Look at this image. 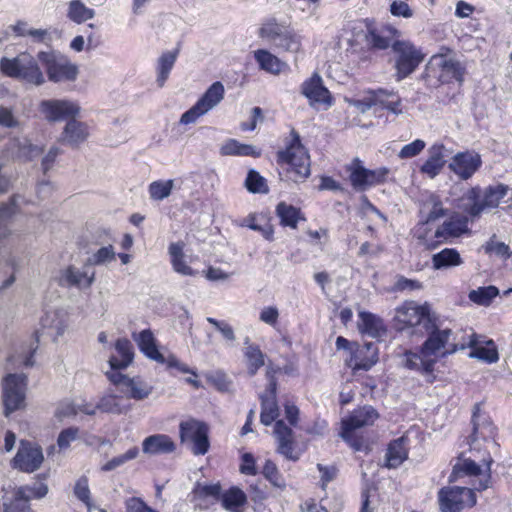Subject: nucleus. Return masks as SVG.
I'll use <instances>...</instances> for the list:
<instances>
[{"label": "nucleus", "instance_id": "obj_1", "mask_svg": "<svg viewBox=\"0 0 512 512\" xmlns=\"http://www.w3.org/2000/svg\"><path fill=\"white\" fill-rule=\"evenodd\" d=\"M486 470L482 473L480 466L471 459H465L453 467L449 476V482L456 481L461 476L478 477L477 483H473V488L460 486H446L438 492V502L441 512H461L466 508L473 507L477 502L474 490L483 491L491 485V464L492 458L489 456L483 460Z\"/></svg>", "mask_w": 512, "mask_h": 512}, {"label": "nucleus", "instance_id": "obj_2", "mask_svg": "<svg viewBox=\"0 0 512 512\" xmlns=\"http://www.w3.org/2000/svg\"><path fill=\"white\" fill-rule=\"evenodd\" d=\"M428 338L423 343L420 353L405 350L401 356L403 367L419 372L422 375L431 377L430 382L434 380V366L437 362V354L441 352L442 356L452 354L458 350V346L450 343L452 335L451 329H438L434 327L429 331Z\"/></svg>", "mask_w": 512, "mask_h": 512}, {"label": "nucleus", "instance_id": "obj_3", "mask_svg": "<svg viewBox=\"0 0 512 512\" xmlns=\"http://www.w3.org/2000/svg\"><path fill=\"white\" fill-rule=\"evenodd\" d=\"M276 160L281 169L279 175L282 180L303 183L311 174L310 156L296 133L289 145L277 152Z\"/></svg>", "mask_w": 512, "mask_h": 512}, {"label": "nucleus", "instance_id": "obj_4", "mask_svg": "<svg viewBox=\"0 0 512 512\" xmlns=\"http://www.w3.org/2000/svg\"><path fill=\"white\" fill-rule=\"evenodd\" d=\"M0 69L9 77L19 79L35 86H40L45 83L44 74L37 60L29 53H21L12 59L2 58L0 61Z\"/></svg>", "mask_w": 512, "mask_h": 512}, {"label": "nucleus", "instance_id": "obj_5", "mask_svg": "<svg viewBox=\"0 0 512 512\" xmlns=\"http://www.w3.org/2000/svg\"><path fill=\"white\" fill-rule=\"evenodd\" d=\"M37 60L45 68L47 77L51 82H73L78 77V66L60 51L53 49L39 51Z\"/></svg>", "mask_w": 512, "mask_h": 512}, {"label": "nucleus", "instance_id": "obj_6", "mask_svg": "<svg viewBox=\"0 0 512 512\" xmlns=\"http://www.w3.org/2000/svg\"><path fill=\"white\" fill-rule=\"evenodd\" d=\"M394 319L397 323L399 330L407 328H416L411 334L420 333L423 336L425 331H429L434 327V320L430 314V307L428 304L418 305L415 302H405L395 310Z\"/></svg>", "mask_w": 512, "mask_h": 512}, {"label": "nucleus", "instance_id": "obj_7", "mask_svg": "<svg viewBox=\"0 0 512 512\" xmlns=\"http://www.w3.org/2000/svg\"><path fill=\"white\" fill-rule=\"evenodd\" d=\"M379 414L372 406H363L354 410L347 418L342 420L340 436L356 451L362 450L363 442L355 436L356 430L373 425Z\"/></svg>", "mask_w": 512, "mask_h": 512}, {"label": "nucleus", "instance_id": "obj_8", "mask_svg": "<svg viewBox=\"0 0 512 512\" xmlns=\"http://www.w3.org/2000/svg\"><path fill=\"white\" fill-rule=\"evenodd\" d=\"M133 339L137 343L140 351L149 359L156 361L160 364H166L168 369H176L181 373L192 372L189 366L181 362L175 355L168 354L165 356L159 352L155 338L151 330L146 329L138 334H133Z\"/></svg>", "mask_w": 512, "mask_h": 512}, {"label": "nucleus", "instance_id": "obj_9", "mask_svg": "<svg viewBox=\"0 0 512 512\" xmlns=\"http://www.w3.org/2000/svg\"><path fill=\"white\" fill-rule=\"evenodd\" d=\"M392 49L396 55L395 69L397 81H401L412 74L424 59L422 52L407 41H394Z\"/></svg>", "mask_w": 512, "mask_h": 512}, {"label": "nucleus", "instance_id": "obj_10", "mask_svg": "<svg viewBox=\"0 0 512 512\" xmlns=\"http://www.w3.org/2000/svg\"><path fill=\"white\" fill-rule=\"evenodd\" d=\"M27 377L23 373L8 374L3 380L4 414L8 417L25 406Z\"/></svg>", "mask_w": 512, "mask_h": 512}, {"label": "nucleus", "instance_id": "obj_11", "mask_svg": "<svg viewBox=\"0 0 512 512\" xmlns=\"http://www.w3.org/2000/svg\"><path fill=\"white\" fill-rule=\"evenodd\" d=\"M38 111L42 118L49 123L68 121L71 117H78L81 107L78 102L71 99H45L39 102Z\"/></svg>", "mask_w": 512, "mask_h": 512}, {"label": "nucleus", "instance_id": "obj_12", "mask_svg": "<svg viewBox=\"0 0 512 512\" xmlns=\"http://www.w3.org/2000/svg\"><path fill=\"white\" fill-rule=\"evenodd\" d=\"M182 443L191 442V451L194 455H205L210 447L208 426L195 419L183 421L179 425Z\"/></svg>", "mask_w": 512, "mask_h": 512}, {"label": "nucleus", "instance_id": "obj_13", "mask_svg": "<svg viewBox=\"0 0 512 512\" xmlns=\"http://www.w3.org/2000/svg\"><path fill=\"white\" fill-rule=\"evenodd\" d=\"M430 67L439 70L438 79L442 83H449L452 80L461 82L463 68L460 62L452 56V50L448 47H441L440 51L430 59Z\"/></svg>", "mask_w": 512, "mask_h": 512}, {"label": "nucleus", "instance_id": "obj_14", "mask_svg": "<svg viewBox=\"0 0 512 512\" xmlns=\"http://www.w3.org/2000/svg\"><path fill=\"white\" fill-rule=\"evenodd\" d=\"M481 155L474 150H465L452 154L448 168L460 180L467 181L481 168Z\"/></svg>", "mask_w": 512, "mask_h": 512}, {"label": "nucleus", "instance_id": "obj_15", "mask_svg": "<svg viewBox=\"0 0 512 512\" xmlns=\"http://www.w3.org/2000/svg\"><path fill=\"white\" fill-rule=\"evenodd\" d=\"M107 376L114 384L122 387L121 391L128 398L141 401L147 399L153 392V386L140 377L130 378L118 372L107 373Z\"/></svg>", "mask_w": 512, "mask_h": 512}, {"label": "nucleus", "instance_id": "obj_16", "mask_svg": "<svg viewBox=\"0 0 512 512\" xmlns=\"http://www.w3.org/2000/svg\"><path fill=\"white\" fill-rule=\"evenodd\" d=\"M473 432L471 435V446L476 449L478 442L482 439L487 443V448H496L498 444L495 441L496 428L489 417L481 413L480 405L476 404L472 414Z\"/></svg>", "mask_w": 512, "mask_h": 512}, {"label": "nucleus", "instance_id": "obj_17", "mask_svg": "<svg viewBox=\"0 0 512 512\" xmlns=\"http://www.w3.org/2000/svg\"><path fill=\"white\" fill-rule=\"evenodd\" d=\"M44 460L41 447L27 441H21L20 447L13 458L14 468L31 473L40 468Z\"/></svg>", "mask_w": 512, "mask_h": 512}, {"label": "nucleus", "instance_id": "obj_18", "mask_svg": "<svg viewBox=\"0 0 512 512\" xmlns=\"http://www.w3.org/2000/svg\"><path fill=\"white\" fill-rule=\"evenodd\" d=\"M468 232L467 216L454 213L436 228L434 237L440 239L441 244L451 243L453 239Z\"/></svg>", "mask_w": 512, "mask_h": 512}, {"label": "nucleus", "instance_id": "obj_19", "mask_svg": "<svg viewBox=\"0 0 512 512\" xmlns=\"http://www.w3.org/2000/svg\"><path fill=\"white\" fill-rule=\"evenodd\" d=\"M95 281V271L90 269L87 262L82 269L75 266H68L61 271L59 277V284L64 287H77L85 289L91 287Z\"/></svg>", "mask_w": 512, "mask_h": 512}, {"label": "nucleus", "instance_id": "obj_20", "mask_svg": "<svg viewBox=\"0 0 512 512\" xmlns=\"http://www.w3.org/2000/svg\"><path fill=\"white\" fill-rule=\"evenodd\" d=\"M301 93L309 100L311 106L321 104L330 107L332 105L331 94L323 85L322 78L318 73H314L302 83Z\"/></svg>", "mask_w": 512, "mask_h": 512}, {"label": "nucleus", "instance_id": "obj_21", "mask_svg": "<svg viewBox=\"0 0 512 512\" xmlns=\"http://www.w3.org/2000/svg\"><path fill=\"white\" fill-rule=\"evenodd\" d=\"M453 150L443 144L435 143L428 149V157L420 168L423 174L434 178L444 168L447 159L451 157Z\"/></svg>", "mask_w": 512, "mask_h": 512}, {"label": "nucleus", "instance_id": "obj_22", "mask_svg": "<svg viewBox=\"0 0 512 512\" xmlns=\"http://www.w3.org/2000/svg\"><path fill=\"white\" fill-rule=\"evenodd\" d=\"M508 190V186L502 183L488 186L484 191L482 201L472 204L468 211L469 214L477 217L486 209L497 208L501 200L507 195Z\"/></svg>", "mask_w": 512, "mask_h": 512}, {"label": "nucleus", "instance_id": "obj_23", "mask_svg": "<svg viewBox=\"0 0 512 512\" xmlns=\"http://www.w3.org/2000/svg\"><path fill=\"white\" fill-rule=\"evenodd\" d=\"M273 434L277 442V452L288 460L297 461L299 454L294 452L295 440L292 429L283 420H278L275 423Z\"/></svg>", "mask_w": 512, "mask_h": 512}, {"label": "nucleus", "instance_id": "obj_24", "mask_svg": "<svg viewBox=\"0 0 512 512\" xmlns=\"http://www.w3.org/2000/svg\"><path fill=\"white\" fill-rule=\"evenodd\" d=\"M90 136V127L86 122L77 120V117H71L63 128L60 135V142L71 147H78L84 143Z\"/></svg>", "mask_w": 512, "mask_h": 512}, {"label": "nucleus", "instance_id": "obj_25", "mask_svg": "<svg viewBox=\"0 0 512 512\" xmlns=\"http://www.w3.org/2000/svg\"><path fill=\"white\" fill-rule=\"evenodd\" d=\"M399 36V31L389 25L367 26V34L365 39L368 45L372 48L383 50L388 48L396 37Z\"/></svg>", "mask_w": 512, "mask_h": 512}, {"label": "nucleus", "instance_id": "obj_26", "mask_svg": "<svg viewBox=\"0 0 512 512\" xmlns=\"http://www.w3.org/2000/svg\"><path fill=\"white\" fill-rule=\"evenodd\" d=\"M7 150L13 158L31 160L42 152V148L33 144L26 137L11 138L7 144Z\"/></svg>", "mask_w": 512, "mask_h": 512}, {"label": "nucleus", "instance_id": "obj_27", "mask_svg": "<svg viewBox=\"0 0 512 512\" xmlns=\"http://www.w3.org/2000/svg\"><path fill=\"white\" fill-rule=\"evenodd\" d=\"M175 448V443L166 434H154L148 436L142 443L143 452L150 455L172 453Z\"/></svg>", "mask_w": 512, "mask_h": 512}, {"label": "nucleus", "instance_id": "obj_28", "mask_svg": "<svg viewBox=\"0 0 512 512\" xmlns=\"http://www.w3.org/2000/svg\"><path fill=\"white\" fill-rule=\"evenodd\" d=\"M116 355H112L109 364L112 370L127 368L133 361L134 352L131 342L126 339H118L115 343Z\"/></svg>", "mask_w": 512, "mask_h": 512}, {"label": "nucleus", "instance_id": "obj_29", "mask_svg": "<svg viewBox=\"0 0 512 512\" xmlns=\"http://www.w3.org/2000/svg\"><path fill=\"white\" fill-rule=\"evenodd\" d=\"M359 331L372 338L381 337L386 333L385 325L380 317L370 312H360Z\"/></svg>", "mask_w": 512, "mask_h": 512}, {"label": "nucleus", "instance_id": "obj_30", "mask_svg": "<svg viewBox=\"0 0 512 512\" xmlns=\"http://www.w3.org/2000/svg\"><path fill=\"white\" fill-rule=\"evenodd\" d=\"M183 250L184 244L182 242H173L169 245L168 253L172 268L182 276H195L197 272L187 264Z\"/></svg>", "mask_w": 512, "mask_h": 512}, {"label": "nucleus", "instance_id": "obj_31", "mask_svg": "<svg viewBox=\"0 0 512 512\" xmlns=\"http://www.w3.org/2000/svg\"><path fill=\"white\" fill-rule=\"evenodd\" d=\"M432 268L434 270H447L463 264V259L455 248H444L432 255Z\"/></svg>", "mask_w": 512, "mask_h": 512}, {"label": "nucleus", "instance_id": "obj_32", "mask_svg": "<svg viewBox=\"0 0 512 512\" xmlns=\"http://www.w3.org/2000/svg\"><path fill=\"white\" fill-rule=\"evenodd\" d=\"M244 357L246 359L247 371L254 376L258 370L265 365V354L259 345L252 343L249 337L244 339Z\"/></svg>", "mask_w": 512, "mask_h": 512}, {"label": "nucleus", "instance_id": "obj_33", "mask_svg": "<svg viewBox=\"0 0 512 512\" xmlns=\"http://www.w3.org/2000/svg\"><path fill=\"white\" fill-rule=\"evenodd\" d=\"M346 171L349 172V181L354 190L358 192L368 190V169L363 166L359 158H354L346 166Z\"/></svg>", "mask_w": 512, "mask_h": 512}, {"label": "nucleus", "instance_id": "obj_34", "mask_svg": "<svg viewBox=\"0 0 512 512\" xmlns=\"http://www.w3.org/2000/svg\"><path fill=\"white\" fill-rule=\"evenodd\" d=\"M254 58L261 70L273 75H278L287 68V64L285 62L265 49H258L254 51Z\"/></svg>", "mask_w": 512, "mask_h": 512}, {"label": "nucleus", "instance_id": "obj_35", "mask_svg": "<svg viewBox=\"0 0 512 512\" xmlns=\"http://www.w3.org/2000/svg\"><path fill=\"white\" fill-rule=\"evenodd\" d=\"M288 26L285 22H278L275 18H271L262 23L258 36L277 47Z\"/></svg>", "mask_w": 512, "mask_h": 512}, {"label": "nucleus", "instance_id": "obj_36", "mask_svg": "<svg viewBox=\"0 0 512 512\" xmlns=\"http://www.w3.org/2000/svg\"><path fill=\"white\" fill-rule=\"evenodd\" d=\"M373 93L374 99H377V101H375V107L386 109L395 115L402 114V109L400 107L401 98L395 91L379 88L377 90H373Z\"/></svg>", "mask_w": 512, "mask_h": 512}, {"label": "nucleus", "instance_id": "obj_37", "mask_svg": "<svg viewBox=\"0 0 512 512\" xmlns=\"http://www.w3.org/2000/svg\"><path fill=\"white\" fill-rule=\"evenodd\" d=\"M178 57V50L166 51L161 54L156 65V83L158 87H163L170 75L171 70Z\"/></svg>", "mask_w": 512, "mask_h": 512}, {"label": "nucleus", "instance_id": "obj_38", "mask_svg": "<svg viewBox=\"0 0 512 512\" xmlns=\"http://www.w3.org/2000/svg\"><path fill=\"white\" fill-rule=\"evenodd\" d=\"M408 456L406 447V439L400 437L392 441L386 452V467L397 468L400 466Z\"/></svg>", "mask_w": 512, "mask_h": 512}, {"label": "nucleus", "instance_id": "obj_39", "mask_svg": "<svg viewBox=\"0 0 512 512\" xmlns=\"http://www.w3.org/2000/svg\"><path fill=\"white\" fill-rule=\"evenodd\" d=\"M96 408H98V410L103 413L120 415L126 413L130 406L126 403L122 396L108 394L100 398Z\"/></svg>", "mask_w": 512, "mask_h": 512}, {"label": "nucleus", "instance_id": "obj_40", "mask_svg": "<svg viewBox=\"0 0 512 512\" xmlns=\"http://www.w3.org/2000/svg\"><path fill=\"white\" fill-rule=\"evenodd\" d=\"M475 335H472L469 346L473 348L470 357L482 360L486 363H495L499 359L498 350L492 340L487 342L486 346H476Z\"/></svg>", "mask_w": 512, "mask_h": 512}, {"label": "nucleus", "instance_id": "obj_41", "mask_svg": "<svg viewBox=\"0 0 512 512\" xmlns=\"http://www.w3.org/2000/svg\"><path fill=\"white\" fill-rule=\"evenodd\" d=\"M225 89L221 82H214L197 101L208 113L216 107L224 98Z\"/></svg>", "mask_w": 512, "mask_h": 512}, {"label": "nucleus", "instance_id": "obj_42", "mask_svg": "<svg viewBox=\"0 0 512 512\" xmlns=\"http://www.w3.org/2000/svg\"><path fill=\"white\" fill-rule=\"evenodd\" d=\"M43 329L51 330V335L55 338L61 336L67 326L65 315L61 311H48L41 318Z\"/></svg>", "mask_w": 512, "mask_h": 512}, {"label": "nucleus", "instance_id": "obj_43", "mask_svg": "<svg viewBox=\"0 0 512 512\" xmlns=\"http://www.w3.org/2000/svg\"><path fill=\"white\" fill-rule=\"evenodd\" d=\"M429 223L430 222L426 219L425 221L418 223L414 228L413 235L421 246L428 250H433L441 245V242L440 239L434 237L435 231H432L428 227Z\"/></svg>", "mask_w": 512, "mask_h": 512}, {"label": "nucleus", "instance_id": "obj_44", "mask_svg": "<svg viewBox=\"0 0 512 512\" xmlns=\"http://www.w3.org/2000/svg\"><path fill=\"white\" fill-rule=\"evenodd\" d=\"M220 152L222 155H238L259 157L261 151L253 145L242 144L235 139L228 140L222 145Z\"/></svg>", "mask_w": 512, "mask_h": 512}, {"label": "nucleus", "instance_id": "obj_45", "mask_svg": "<svg viewBox=\"0 0 512 512\" xmlns=\"http://www.w3.org/2000/svg\"><path fill=\"white\" fill-rule=\"evenodd\" d=\"M30 494L26 488H17L11 500L5 499L3 506L5 512H26L29 509Z\"/></svg>", "mask_w": 512, "mask_h": 512}, {"label": "nucleus", "instance_id": "obj_46", "mask_svg": "<svg viewBox=\"0 0 512 512\" xmlns=\"http://www.w3.org/2000/svg\"><path fill=\"white\" fill-rule=\"evenodd\" d=\"M95 11L88 8L81 0H72L69 3L67 17L75 23H83L94 18Z\"/></svg>", "mask_w": 512, "mask_h": 512}, {"label": "nucleus", "instance_id": "obj_47", "mask_svg": "<svg viewBox=\"0 0 512 512\" xmlns=\"http://www.w3.org/2000/svg\"><path fill=\"white\" fill-rule=\"evenodd\" d=\"M220 500L226 510L234 512L246 503L247 497L241 489L232 487L221 494Z\"/></svg>", "mask_w": 512, "mask_h": 512}, {"label": "nucleus", "instance_id": "obj_48", "mask_svg": "<svg viewBox=\"0 0 512 512\" xmlns=\"http://www.w3.org/2000/svg\"><path fill=\"white\" fill-rule=\"evenodd\" d=\"M276 214L283 226L295 229L300 219V210L293 205L280 202L276 207Z\"/></svg>", "mask_w": 512, "mask_h": 512}, {"label": "nucleus", "instance_id": "obj_49", "mask_svg": "<svg viewBox=\"0 0 512 512\" xmlns=\"http://www.w3.org/2000/svg\"><path fill=\"white\" fill-rule=\"evenodd\" d=\"M498 294V288L490 285L471 290L468 294V298L477 305L487 307L492 303L493 299L498 296Z\"/></svg>", "mask_w": 512, "mask_h": 512}, {"label": "nucleus", "instance_id": "obj_50", "mask_svg": "<svg viewBox=\"0 0 512 512\" xmlns=\"http://www.w3.org/2000/svg\"><path fill=\"white\" fill-rule=\"evenodd\" d=\"M276 48L291 53H298L302 49V35L288 26Z\"/></svg>", "mask_w": 512, "mask_h": 512}, {"label": "nucleus", "instance_id": "obj_51", "mask_svg": "<svg viewBox=\"0 0 512 512\" xmlns=\"http://www.w3.org/2000/svg\"><path fill=\"white\" fill-rule=\"evenodd\" d=\"M279 416V408L276 399L261 396L260 421L263 425H271Z\"/></svg>", "mask_w": 512, "mask_h": 512}, {"label": "nucleus", "instance_id": "obj_52", "mask_svg": "<svg viewBox=\"0 0 512 512\" xmlns=\"http://www.w3.org/2000/svg\"><path fill=\"white\" fill-rule=\"evenodd\" d=\"M424 209L427 210L426 220L429 222L436 221L447 215V209L443 207V203L438 195L431 194L424 203Z\"/></svg>", "mask_w": 512, "mask_h": 512}, {"label": "nucleus", "instance_id": "obj_53", "mask_svg": "<svg viewBox=\"0 0 512 512\" xmlns=\"http://www.w3.org/2000/svg\"><path fill=\"white\" fill-rule=\"evenodd\" d=\"M221 486L216 484H201L197 483L193 489V495L198 500H220Z\"/></svg>", "mask_w": 512, "mask_h": 512}, {"label": "nucleus", "instance_id": "obj_54", "mask_svg": "<svg viewBox=\"0 0 512 512\" xmlns=\"http://www.w3.org/2000/svg\"><path fill=\"white\" fill-rule=\"evenodd\" d=\"M262 474L274 487L283 489L286 487V482L283 475L280 473L277 465L270 459L265 461Z\"/></svg>", "mask_w": 512, "mask_h": 512}, {"label": "nucleus", "instance_id": "obj_55", "mask_svg": "<svg viewBox=\"0 0 512 512\" xmlns=\"http://www.w3.org/2000/svg\"><path fill=\"white\" fill-rule=\"evenodd\" d=\"M245 187L249 192L254 194H266L269 192L266 179L255 170H249L245 180Z\"/></svg>", "mask_w": 512, "mask_h": 512}, {"label": "nucleus", "instance_id": "obj_56", "mask_svg": "<svg viewBox=\"0 0 512 512\" xmlns=\"http://www.w3.org/2000/svg\"><path fill=\"white\" fill-rule=\"evenodd\" d=\"M16 212L15 198L4 204L0 209V238H6L10 235L9 221Z\"/></svg>", "mask_w": 512, "mask_h": 512}, {"label": "nucleus", "instance_id": "obj_57", "mask_svg": "<svg viewBox=\"0 0 512 512\" xmlns=\"http://www.w3.org/2000/svg\"><path fill=\"white\" fill-rule=\"evenodd\" d=\"M174 187L173 180H158L150 183L149 194L150 198L156 201H161L167 198Z\"/></svg>", "mask_w": 512, "mask_h": 512}, {"label": "nucleus", "instance_id": "obj_58", "mask_svg": "<svg viewBox=\"0 0 512 512\" xmlns=\"http://www.w3.org/2000/svg\"><path fill=\"white\" fill-rule=\"evenodd\" d=\"M139 454V449L137 447H132L127 450L124 454L118 455L107 461L102 467L101 470L105 472L113 471L121 466H123L128 461L135 459Z\"/></svg>", "mask_w": 512, "mask_h": 512}, {"label": "nucleus", "instance_id": "obj_59", "mask_svg": "<svg viewBox=\"0 0 512 512\" xmlns=\"http://www.w3.org/2000/svg\"><path fill=\"white\" fill-rule=\"evenodd\" d=\"M116 259V253L112 245L104 246L93 253L88 259L90 266L108 264Z\"/></svg>", "mask_w": 512, "mask_h": 512}, {"label": "nucleus", "instance_id": "obj_60", "mask_svg": "<svg viewBox=\"0 0 512 512\" xmlns=\"http://www.w3.org/2000/svg\"><path fill=\"white\" fill-rule=\"evenodd\" d=\"M74 495L79 501L86 505L89 512H92L91 492L89 489L88 478L86 476H82L76 481L74 486Z\"/></svg>", "mask_w": 512, "mask_h": 512}, {"label": "nucleus", "instance_id": "obj_61", "mask_svg": "<svg viewBox=\"0 0 512 512\" xmlns=\"http://www.w3.org/2000/svg\"><path fill=\"white\" fill-rule=\"evenodd\" d=\"M482 249L488 255L495 254L496 256L507 259L511 256L510 248L504 242L496 240V236L493 235L483 246Z\"/></svg>", "mask_w": 512, "mask_h": 512}, {"label": "nucleus", "instance_id": "obj_62", "mask_svg": "<svg viewBox=\"0 0 512 512\" xmlns=\"http://www.w3.org/2000/svg\"><path fill=\"white\" fill-rule=\"evenodd\" d=\"M22 122L15 114L14 109L8 106H0V127L7 129H20Z\"/></svg>", "mask_w": 512, "mask_h": 512}, {"label": "nucleus", "instance_id": "obj_63", "mask_svg": "<svg viewBox=\"0 0 512 512\" xmlns=\"http://www.w3.org/2000/svg\"><path fill=\"white\" fill-rule=\"evenodd\" d=\"M205 377L219 391H227L229 389L230 381L224 372L220 370L208 372L205 374Z\"/></svg>", "mask_w": 512, "mask_h": 512}, {"label": "nucleus", "instance_id": "obj_64", "mask_svg": "<svg viewBox=\"0 0 512 512\" xmlns=\"http://www.w3.org/2000/svg\"><path fill=\"white\" fill-rule=\"evenodd\" d=\"M125 510V512H158L138 497L128 498L125 501Z\"/></svg>", "mask_w": 512, "mask_h": 512}]
</instances>
